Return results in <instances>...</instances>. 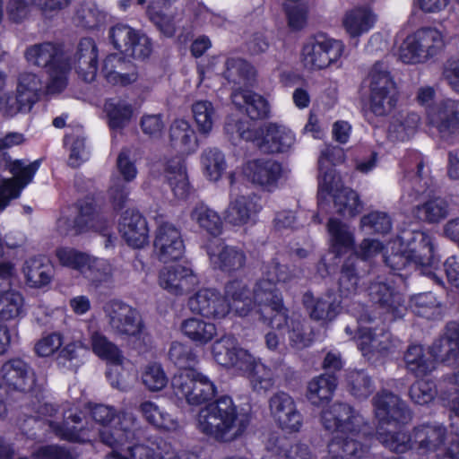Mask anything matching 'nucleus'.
Masks as SVG:
<instances>
[{"instance_id":"nucleus-1","label":"nucleus","mask_w":459,"mask_h":459,"mask_svg":"<svg viewBox=\"0 0 459 459\" xmlns=\"http://www.w3.org/2000/svg\"><path fill=\"white\" fill-rule=\"evenodd\" d=\"M196 421L202 433L219 442H231L244 434L250 417L238 412L230 396H221L202 407Z\"/></svg>"},{"instance_id":"nucleus-2","label":"nucleus","mask_w":459,"mask_h":459,"mask_svg":"<svg viewBox=\"0 0 459 459\" xmlns=\"http://www.w3.org/2000/svg\"><path fill=\"white\" fill-rule=\"evenodd\" d=\"M433 359L427 356L420 345H411L404 353L407 370L415 377H424L436 368V360L448 366H459V324L450 322L444 333L429 347Z\"/></svg>"},{"instance_id":"nucleus-3","label":"nucleus","mask_w":459,"mask_h":459,"mask_svg":"<svg viewBox=\"0 0 459 459\" xmlns=\"http://www.w3.org/2000/svg\"><path fill=\"white\" fill-rule=\"evenodd\" d=\"M39 166V160L26 164L22 160H13L5 154L0 156V169L13 175V178H0V211L20 196L22 190L32 181Z\"/></svg>"},{"instance_id":"nucleus-4","label":"nucleus","mask_w":459,"mask_h":459,"mask_svg":"<svg viewBox=\"0 0 459 459\" xmlns=\"http://www.w3.org/2000/svg\"><path fill=\"white\" fill-rule=\"evenodd\" d=\"M445 46L439 30L423 27L406 37L400 47L399 56L405 64H420L438 55Z\"/></svg>"},{"instance_id":"nucleus-5","label":"nucleus","mask_w":459,"mask_h":459,"mask_svg":"<svg viewBox=\"0 0 459 459\" xmlns=\"http://www.w3.org/2000/svg\"><path fill=\"white\" fill-rule=\"evenodd\" d=\"M399 239L405 246L403 255L385 257V263L393 269L399 270L405 266V261L420 266H431L434 264V245L430 236L422 231L404 230Z\"/></svg>"},{"instance_id":"nucleus-6","label":"nucleus","mask_w":459,"mask_h":459,"mask_svg":"<svg viewBox=\"0 0 459 459\" xmlns=\"http://www.w3.org/2000/svg\"><path fill=\"white\" fill-rule=\"evenodd\" d=\"M254 300L259 307L258 313L264 323L273 329L283 328L288 321V309L274 282L261 278L254 289Z\"/></svg>"},{"instance_id":"nucleus-7","label":"nucleus","mask_w":459,"mask_h":459,"mask_svg":"<svg viewBox=\"0 0 459 459\" xmlns=\"http://www.w3.org/2000/svg\"><path fill=\"white\" fill-rule=\"evenodd\" d=\"M373 435L371 426L340 433L328 444L330 459H363L369 453V440Z\"/></svg>"},{"instance_id":"nucleus-8","label":"nucleus","mask_w":459,"mask_h":459,"mask_svg":"<svg viewBox=\"0 0 459 459\" xmlns=\"http://www.w3.org/2000/svg\"><path fill=\"white\" fill-rule=\"evenodd\" d=\"M110 332L119 337H138L144 329L140 313L133 307L118 300H111L104 307Z\"/></svg>"},{"instance_id":"nucleus-9","label":"nucleus","mask_w":459,"mask_h":459,"mask_svg":"<svg viewBox=\"0 0 459 459\" xmlns=\"http://www.w3.org/2000/svg\"><path fill=\"white\" fill-rule=\"evenodd\" d=\"M427 123L434 126L440 139L448 143L459 141V100L446 99L430 107Z\"/></svg>"},{"instance_id":"nucleus-10","label":"nucleus","mask_w":459,"mask_h":459,"mask_svg":"<svg viewBox=\"0 0 459 459\" xmlns=\"http://www.w3.org/2000/svg\"><path fill=\"white\" fill-rule=\"evenodd\" d=\"M343 50L344 45L342 41L317 35L303 47L304 65L313 70L325 69L340 59Z\"/></svg>"},{"instance_id":"nucleus-11","label":"nucleus","mask_w":459,"mask_h":459,"mask_svg":"<svg viewBox=\"0 0 459 459\" xmlns=\"http://www.w3.org/2000/svg\"><path fill=\"white\" fill-rule=\"evenodd\" d=\"M173 392L179 398H185L189 404H200L215 394L213 384L195 370L182 371L171 381Z\"/></svg>"},{"instance_id":"nucleus-12","label":"nucleus","mask_w":459,"mask_h":459,"mask_svg":"<svg viewBox=\"0 0 459 459\" xmlns=\"http://www.w3.org/2000/svg\"><path fill=\"white\" fill-rule=\"evenodd\" d=\"M109 37L117 50L135 59L144 60L152 53L150 39L128 25L118 23L113 26L109 30Z\"/></svg>"},{"instance_id":"nucleus-13","label":"nucleus","mask_w":459,"mask_h":459,"mask_svg":"<svg viewBox=\"0 0 459 459\" xmlns=\"http://www.w3.org/2000/svg\"><path fill=\"white\" fill-rule=\"evenodd\" d=\"M156 223L153 247L158 259L163 263L179 259L185 249L179 230L162 218H157Z\"/></svg>"},{"instance_id":"nucleus-14","label":"nucleus","mask_w":459,"mask_h":459,"mask_svg":"<svg viewBox=\"0 0 459 459\" xmlns=\"http://www.w3.org/2000/svg\"><path fill=\"white\" fill-rule=\"evenodd\" d=\"M376 417L379 426L404 424L411 420L407 404L396 394L383 390L373 398Z\"/></svg>"},{"instance_id":"nucleus-15","label":"nucleus","mask_w":459,"mask_h":459,"mask_svg":"<svg viewBox=\"0 0 459 459\" xmlns=\"http://www.w3.org/2000/svg\"><path fill=\"white\" fill-rule=\"evenodd\" d=\"M321 421L327 430L340 433L370 426L365 419L347 403L336 402L321 414Z\"/></svg>"},{"instance_id":"nucleus-16","label":"nucleus","mask_w":459,"mask_h":459,"mask_svg":"<svg viewBox=\"0 0 459 459\" xmlns=\"http://www.w3.org/2000/svg\"><path fill=\"white\" fill-rule=\"evenodd\" d=\"M272 417L282 429L299 431L302 425V416L297 409L294 399L286 392L274 393L268 401Z\"/></svg>"},{"instance_id":"nucleus-17","label":"nucleus","mask_w":459,"mask_h":459,"mask_svg":"<svg viewBox=\"0 0 459 459\" xmlns=\"http://www.w3.org/2000/svg\"><path fill=\"white\" fill-rule=\"evenodd\" d=\"M212 355L220 365L247 371L253 364V357L240 348L234 337L224 336L212 344Z\"/></svg>"},{"instance_id":"nucleus-18","label":"nucleus","mask_w":459,"mask_h":459,"mask_svg":"<svg viewBox=\"0 0 459 459\" xmlns=\"http://www.w3.org/2000/svg\"><path fill=\"white\" fill-rule=\"evenodd\" d=\"M243 173L249 182L270 191L277 186L284 169L282 165L275 160L256 159L245 164Z\"/></svg>"},{"instance_id":"nucleus-19","label":"nucleus","mask_w":459,"mask_h":459,"mask_svg":"<svg viewBox=\"0 0 459 459\" xmlns=\"http://www.w3.org/2000/svg\"><path fill=\"white\" fill-rule=\"evenodd\" d=\"M56 256L61 264L86 273L92 281H106L111 276L110 268H103L104 271L99 273L100 268L95 264L96 260L86 253L72 248H60L56 250Z\"/></svg>"},{"instance_id":"nucleus-20","label":"nucleus","mask_w":459,"mask_h":459,"mask_svg":"<svg viewBox=\"0 0 459 459\" xmlns=\"http://www.w3.org/2000/svg\"><path fill=\"white\" fill-rule=\"evenodd\" d=\"M198 282L193 270L183 265L164 267L159 274L160 286L176 296L189 293Z\"/></svg>"},{"instance_id":"nucleus-21","label":"nucleus","mask_w":459,"mask_h":459,"mask_svg":"<svg viewBox=\"0 0 459 459\" xmlns=\"http://www.w3.org/2000/svg\"><path fill=\"white\" fill-rule=\"evenodd\" d=\"M102 74L106 80L114 85H128L137 81L139 77L135 65L121 54L108 56L102 67Z\"/></svg>"},{"instance_id":"nucleus-22","label":"nucleus","mask_w":459,"mask_h":459,"mask_svg":"<svg viewBox=\"0 0 459 459\" xmlns=\"http://www.w3.org/2000/svg\"><path fill=\"white\" fill-rule=\"evenodd\" d=\"M358 345L368 360L376 361L389 353L393 347L392 336L384 330L377 332L371 328H360Z\"/></svg>"},{"instance_id":"nucleus-23","label":"nucleus","mask_w":459,"mask_h":459,"mask_svg":"<svg viewBox=\"0 0 459 459\" xmlns=\"http://www.w3.org/2000/svg\"><path fill=\"white\" fill-rule=\"evenodd\" d=\"M192 312L206 317H223L230 310L225 298L213 290H201L188 300Z\"/></svg>"},{"instance_id":"nucleus-24","label":"nucleus","mask_w":459,"mask_h":459,"mask_svg":"<svg viewBox=\"0 0 459 459\" xmlns=\"http://www.w3.org/2000/svg\"><path fill=\"white\" fill-rule=\"evenodd\" d=\"M230 99L233 105L252 120L264 119L269 116V102L264 97L255 91L246 89H234Z\"/></svg>"},{"instance_id":"nucleus-25","label":"nucleus","mask_w":459,"mask_h":459,"mask_svg":"<svg viewBox=\"0 0 459 459\" xmlns=\"http://www.w3.org/2000/svg\"><path fill=\"white\" fill-rule=\"evenodd\" d=\"M1 371L4 384L10 388L24 393L34 389V372L24 361L11 359L2 366Z\"/></svg>"},{"instance_id":"nucleus-26","label":"nucleus","mask_w":459,"mask_h":459,"mask_svg":"<svg viewBox=\"0 0 459 459\" xmlns=\"http://www.w3.org/2000/svg\"><path fill=\"white\" fill-rule=\"evenodd\" d=\"M421 124L420 115L412 110H400L389 122L387 139L392 143L409 141L418 132Z\"/></svg>"},{"instance_id":"nucleus-27","label":"nucleus","mask_w":459,"mask_h":459,"mask_svg":"<svg viewBox=\"0 0 459 459\" xmlns=\"http://www.w3.org/2000/svg\"><path fill=\"white\" fill-rule=\"evenodd\" d=\"M78 75L86 82L95 80L98 71V48L91 38H82L74 56Z\"/></svg>"},{"instance_id":"nucleus-28","label":"nucleus","mask_w":459,"mask_h":459,"mask_svg":"<svg viewBox=\"0 0 459 459\" xmlns=\"http://www.w3.org/2000/svg\"><path fill=\"white\" fill-rule=\"evenodd\" d=\"M120 232L126 243L141 248L148 243L149 230L146 220L138 212L126 211L120 221Z\"/></svg>"},{"instance_id":"nucleus-29","label":"nucleus","mask_w":459,"mask_h":459,"mask_svg":"<svg viewBox=\"0 0 459 459\" xmlns=\"http://www.w3.org/2000/svg\"><path fill=\"white\" fill-rule=\"evenodd\" d=\"M25 58L31 65L46 70L68 60L61 46L49 41L29 47L25 51Z\"/></svg>"},{"instance_id":"nucleus-30","label":"nucleus","mask_w":459,"mask_h":459,"mask_svg":"<svg viewBox=\"0 0 459 459\" xmlns=\"http://www.w3.org/2000/svg\"><path fill=\"white\" fill-rule=\"evenodd\" d=\"M263 137L257 139L256 146L265 153H279L288 151L294 143L291 132L276 124L265 125Z\"/></svg>"},{"instance_id":"nucleus-31","label":"nucleus","mask_w":459,"mask_h":459,"mask_svg":"<svg viewBox=\"0 0 459 459\" xmlns=\"http://www.w3.org/2000/svg\"><path fill=\"white\" fill-rule=\"evenodd\" d=\"M370 301L387 313L398 314L403 307V296L384 281H372L368 287Z\"/></svg>"},{"instance_id":"nucleus-32","label":"nucleus","mask_w":459,"mask_h":459,"mask_svg":"<svg viewBox=\"0 0 459 459\" xmlns=\"http://www.w3.org/2000/svg\"><path fill=\"white\" fill-rule=\"evenodd\" d=\"M23 273L30 287L40 289L48 286L52 281L55 270L48 258L37 256L25 262Z\"/></svg>"},{"instance_id":"nucleus-33","label":"nucleus","mask_w":459,"mask_h":459,"mask_svg":"<svg viewBox=\"0 0 459 459\" xmlns=\"http://www.w3.org/2000/svg\"><path fill=\"white\" fill-rule=\"evenodd\" d=\"M446 439V429L438 424H423L413 430L415 446L424 452L437 450Z\"/></svg>"},{"instance_id":"nucleus-34","label":"nucleus","mask_w":459,"mask_h":459,"mask_svg":"<svg viewBox=\"0 0 459 459\" xmlns=\"http://www.w3.org/2000/svg\"><path fill=\"white\" fill-rule=\"evenodd\" d=\"M336 386L337 378L333 374H322L307 383L306 398L312 405L322 406L332 399Z\"/></svg>"},{"instance_id":"nucleus-35","label":"nucleus","mask_w":459,"mask_h":459,"mask_svg":"<svg viewBox=\"0 0 459 459\" xmlns=\"http://www.w3.org/2000/svg\"><path fill=\"white\" fill-rule=\"evenodd\" d=\"M377 16L368 6H359L347 12L342 19L346 32L351 38H358L368 31L374 25Z\"/></svg>"},{"instance_id":"nucleus-36","label":"nucleus","mask_w":459,"mask_h":459,"mask_svg":"<svg viewBox=\"0 0 459 459\" xmlns=\"http://www.w3.org/2000/svg\"><path fill=\"white\" fill-rule=\"evenodd\" d=\"M261 207L249 196L238 195L232 199L224 212L225 221L233 226L247 224Z\"/></svg>"},{"instance_id":"nucleus-37","label":"nucleus","mask_w":459,"mask_h":459,"mask_svg":"<svg viewBox=\"0 0 459 459\" xmlns=\"http://www.w3.org/2000/svg\"><path fill=\"white\" fill-rule=\"evenodd\" d=\"M224 78L233 84L234 89H243L253 84L255 80V68L242 58L230 57L226 61Z\"/></svg>"},{"instance_id":"nucleus-38","label":"nucleus","mask_w":459,"mask_h":459,"mask_svg":"<svg viewBox=\"0 0 459 459\" xmlns=\"http://www.w3.org/2000/svg\"><path fill=\"white\" fill-rule=\"evenodd\" d=\"M302 302L309 313V316L316 321H332L341 310L340 303L330 296L324 299H315L312 293L306 292Z\"/></svg>"},{"instance_id":"nucleus-39","label":"nucleus","mask_w":459,"mask_h":459,"mask_svg":"<svg viewBox=\"0 0 459 459\" xmlns=\"http://www.w3.org/2000/svg\"><path fill=\"white\" fill-rule=\"evenodd\" d=\"M211 261L221 271L233 273L243 269L246 265L245 252L232 246H221L218 252H209Z\"/></svg>"},{"instance_id":"nucleus-40","label":"nucleus","mask_w":459,"mask_h":459,"mask_svg":"<svg viewBox=\"0 0 459 459\" xmlns=\"http://www.w3.org/2000/svg\"><path fill=\"white\" fill-rule=\"evenodd\" d=\"M169 143L182 153H190L195 150V133L187 121L180 119L173 122L169 127Z\"/></svg>"},{"instance_id":"nucleus-41","label":"nucleus","mask_w":459,"mask_h":459,"mask_svg":"<svg viewBox=\"0 0 459 459\" xmlns=\"http://www.w3.org/2000/svg\"><path fill=\"white\" fill-rule=\"evenodd\" d=\"M91 344L93 352L107 362L120 366L125 360V356L119 347L111 342L105 334L94 331L91 334Z\"/></svg>"},{"instance_id":"nucleus-42","label":"nucleus","mask_w":459,"mask_h":459,"mask_svg":"<svg viewBox=\"0 0 459 459\" xmlns=\"http://www.w3.org/2000/svg\"><path fill=\"white\" fill-rule=\"evenodd\" d=\"M359 261L356 257H348L340 270L338 290L342 297L351 298L359 290Z\"/></svg>"},{"instance_id":"nucleus-43","label":"nucleus","mask_w":459,"mask_h":459,"mask_svg":"<svg viewBox=\"0 0 459 459\" xmlns=\"http://www.w3.org/2000/svg\"><path fill=\"white\" fill-rule=\"evenodd\" d=\"M335 213L343 218H353L363 208L359 195L349 187H342L333 195Z\"/></svg>"},{"instance_id":"nucleus-44","label":"nucleus","mask_w":459,"mask_h":459,"mask_svg":"<svg viewBox=\"0 0 459 459\" xmlns=\"http://www.w3.org/2000/svg\"><path fill=\"white\" fill-rule=\"evenodd\" d=\"M16 91L22 100L33 105L44 94L43 79L38 74L22 72L18 75Z\"/></svg>"},{"instance_id":"nucleus-45","label":"nucleus","mask_w":459,"mask_h":459,"mask_svg":"<svg viewBox=\"0 0 459 459\" xmlns=\"http://www.w3.org/2000/svg\"><path fill=\"white\" fill-rule=\"evenodd\" d=\"M225 297L230 300L228 303L230 307L234 308L241 316L247 315L252 305L250 291L247 284L238 280L231 281L226 284Z\"/></svg>"},{"instance_id":"nucleus-46","label":"nucleus","mask_w":459,"mask_h":459,"mask_svg":"<svg viewBox=\"0 0 459 459\" xmlns=\"http://www.w3.org/2000/svg\"><path fill=\"white\" fill-rule=\"evenodd\" d=\"M271 450L275 455L285 459H312L313 457L307 445L293 442L284 436L275 438Z\"/></svg>"},{"instance_id":"nucleus-47","label":"nucleus","mask_w":459,"mask_h":459,"mask_svg":"<svg viewBox=\"0 0 459 459\" xmlns=\"http://www.w3.org/2000/svg\"><path fill=\"white\" fill-rule=\"evenodd\" d=\"M116 426L117 429L116 434L120 437L124 446L140 442L144 436L137 418L131 412H122Z\"/></svg>"},{"instance_id":"nucleus-48","label":"nucleus","mask_w":459,"mask_h":459,"mask_svg":"<svg viewBox=\"0 0 459 459\" xmlns=\"http://www.w3.org/2000/svg\"><path fill=\"white\" fill-rule=\"evenodd\" d=\"M368 77L370 93L396 91L395 82L386 62H376L370 70Z\"/></svg>"},{"instance_id":"nucleus-49","label":"nucleus","mask_w":459,"mask_h":459,"mask_svg":"<svg viewBox=\"0 0 459 459\" xmlns=\"http://www.w3.org/2000/svg\"><path fill=\"white\" fill-rule=\"evenodd\" d=\"M414 213L422 221L436 223L448 215V203L441 197H434L416 206Z\"/></svg>"},{"instance_id":"nucleus-50","label":"nucleus","mask_w":459,"mask_h":459,"mask_svg":"<svg viewBox=\"0 0 459 459\" xmlns=\"http://www.w3.org/2000/svg\"><path fill=\"white\" fill-rule=\"evenodd\" d=\"M190 217L208 233L217 236L221 232L222 221L219 214L203 203L197 204L190 213Z\"/></svg>"},{"instance_id":"nucleus-51","label":"nucleus","mask_w":459,"mask_h":459,"mask_svg":"<svg viewBox=\"0 0 459 459\" xmlns=\"http://www.w3.org/2000/svg\"><path fill=\"white\" fill-rule=\"evenodd\" d=\"M181 330L188 338L201 344L210 342L216 334L213 324L198 318H188L183 321Z\"/></svg>"},{"instance_id":"nucleus-52","label":"nucleus","mask_w":459,"mask_h":459,"mask_svg":"<svg viewBox=\"0 0 459 459\" xmlns=\"http://www.w3.org/2000/svg\"><path fill=\"white\" fill-rule=\"evenodd\" d=\"M284 326L287 327V340L291 348L300 351L311 345L312 333L305 328L300 319L288 315V321Z\"/></svg>"},{"instance_id":"nucleus-53","label":"nucleus","mask_w":459,"mask_h":459,"mask_svg":"<svg viewBox=\"0 0 459 459\" xmlns=\"http://www.w3.org/2000/svg\"><path fill=\"white\" fill-rule=\"evenodd\" d=\"M191 109L199 133L209 134L217 117L212 103L209 100H197L192 104Z\"/></svg>"},{"instance_id":"nucleus-54","label":"nucleus","mask_w":459,"mask_h":459,"mask_svg":"<svg viewBox=\"0 0 459 459\" xmlns=\"http://www.w3.org/2000/svg\"><path fill=\"white\" fill-rule=\"evenodd\" d=\"M201 162L206 176L212 181L219 180L226 169L224 154L217 148L205 149L202 153Z\"/></svg>"},{"instance_id":"nucleus-55","label":"nucleus","mask_w":459,"mask_h":459,"mask_svg":"<svg viewBox=\"0 0 459 459\" xmlns=\"http://www.w3.org/2000/svg\"><path fill=\"white\" fill-rule=\"evenodd\" d=\"M169 360L183 371L194 370V367L196 365L198 359L197 355L194 352L191 346L179 342H174L169 351Z\"/></svg>"},{"instance_id":"nucleus-56","label":"nucleus","mask_w":459,"mask_h":459,"mask_svg":"<svg viewBox=\"0 0 459 459\" xmlns=\"http://www.w3.org/2000/svg\"><path fill=\"white\" fill-rule=\"evenodd\" d=\"M377 439L389 450L395 453H403L411 447V437L405 432L385 429V426H378Z\"/></svg>"},{"instance_id":"nucleus-57","label":"nucleus","mask_w":459,"mask_h":459,"mask_svg":"<svg viewBox=\"0 0 459 459\" xmlns=\"http://www.w3.org/2000/svg\"><path fill=\"white\" fill-rule=\"evenodd\" d=\"M247 371H250L249 381L255 392L266 393L274 385L273 371L263 363H255L253 360V364Z\"/></svg>"},{"instance_id":"nucleus-58","label":"nucleus","mask_w":459,"mask_h":459,"mask_svg":"<svg viewBox=\"0 0 459 459\" xmlns=\"http://www.w3.org/2000/svg\"><path fill=\"white\" fill-rule=\"evenodd\" d=\"M347 381L350 393L357 399H367L374 391L371 377L363 370L351 372Z\"/></svg>"},{"instance_id":"nucleus-59","label":"nucleus","mask_w":459,"mask_h":459,"mask_svg":"<svg viewBox=\"0 0 459 459\" xmlns=\"http://www.w3.org/2000/svg\"><path fill=\"white\" fill-rule=\"evenodd\" d=\"M22 305L23 299L18 291L6 290L0 292V319L11 320L17 317Z\"/></svg>"},{"instance_id":"nucleus-60","label":"nucleus","mask_w":459,"mask_h":459,"mask_svg":"<svg viewBox=\"0 0 459 459\" xmlns=\"http://www.w3.org/2000/svg\"><path fill=\"white\" fill-rule=\"evenodd\" d=\"M70 71L68 60L47 70L48 82L44 83V94H58L67 86V75Z\"/></svg>"},{"instance_id":"nucleus-61","label":"nucleus","mask_w":459,"mask_h":459,"mask_svg":"<svg viewBox=\"0 0 459 459\" xmlns=\"http://www.w3.org/2000/svg\"><path fill=\"white\" fill-rule=\"evenodd\" d=\"M143 384L151 392H158L166 387L169 378L159 363L148 364L142 373Z\"/></svg>"},{"instance_id":"nucleus-62","label":"nucleus","mask_w":459,"mask_h":459,"mask_svg":"<svg viewBox=\"0 0 459 459\" xmlns=\"http://www.w3.org/2000/svg\"><path fill=\"white\" fill-rule=\"evenodd\" d=\"M437 394V386L431 380H418L409 389L411 402L418 405H426L431 403Z\"/></svg>"},{"instance_id":"nucleus-63","label":"nucleus","mask_w":459,"mask_h":459,"mask_svg":"<svg viewBox=\"0 0 459 459\" xmlns=\"http://www.w3.org/2000/svg\"><path fill=\"white\" fill-rule=\"evenodd\" d=\"M105 109L109 118V126L113 129L123 127L130 120L133 112L131 105L122 100L107 102Z\"/></svg>"},{"instance_id":"nucleus-64","label":"nucleus","mask_w":459,"mask_h":459,"mask_svg":"<svg viewBox=\"0 0 459 459\" xmlns=\"http://www.w3.org/2000/svg\"><path fill=\"white\" fill-rule=\"evenodd\" d=\"M360 226L370 232L386 234L392 230V220L386 212L375 211L361 217Z\"/></svg>"}]
</instances>
